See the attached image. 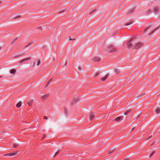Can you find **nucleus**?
Masks as SVG:
<instances>
[{"label":"nucleus","mask_w":160,"mask_h":160,"mask_svg":"<svg viewBox=\"0 0 160 160\" xmlns=\"http://www.w3.org/2000/svg\"><path fill=\"white\" fill-rule=\"evenodd\" d=\"M46 136V135L45 134H43L42 135V138H44Z\"/></svg>","instance_id":"c9c22d12"},{"label":"nucleus","mask_w":160,"mask_h":160,"mask_svg":"<svg viewBox=\"0 0 160 160\" xmlns=\"http://www.w3.org/2000/svg\"><path fill=\"white\" fill-rule=\"evenodd\" d=\"M134 10V8H132V9H130V10H129V11L128 12V13L130 14H131L133 12Z\"/></svg>","instance_id":"4468645a"},{"label":"nucleus","mask_w":160,"mask_h":160,"mask_svg":"<svg viewBox=\"0 0 160 160\" xmlns=\"http://www.w3.org/2000/svg\"><path fill=\"white\" fill-rule=\"evenodd\" d=\"M1 3V2H0V3Z\"/></svg>","instance_id":"3c124183"},{"label":"nucleus","mask_w":160,"mask_h":160,"mask_svg":"<svg viewBox=\"0 0 160 160\" xmlns=\"http://www.w3.org/2000/svg\"><path fill=\"white\" fill-rule=\"evenodd\" d=\"M63 12V11H62L58 12V13H60Z\"/></svg>","instance_id":"a19ab883"},{"label":"nucleus","mask_w":160,"mask_h":160,"mask_svg":"<svg viewBox=\"0 0 160 160\" xmlns=\"http://www.w3.org/2000/svg\"><path fill=\"white\" fill-rule=\"evenodd\" d=\"M23 54H22L20 55H16V56H15V58H18V57H19L20 56L22 55Z\"/></svg>","instance_id":"f704fd0d"},{"label":"nucleus","mask_w":160,"mask_h":160,"mask_svg":"<svg viewBox=\"0 0 160 160\" xmlns=\"http://www.w3.org/2000/svg\"><path fill=\"white\" fill-rule=\"evenodd\" d=\"M100 72H97V73L96 74L95 77H97L98 75H99L100 74Z\"/></svg>","instance_id":"7c9ffc66"},{"label":"nucleus","mask_w":160,"mask_h":160,"mask_svg":"<svg viewBox=\"0 0 160 160\" xmlns=\"http://www.w3.org/2000/svg\"><path fill=\"white\" fill-rule=\"evenodd\" d=\"M151 12V10L150 9H148L146 12V13H149Z\"/></svg>","instance_id":"bb28decb"},{"label":"nucleus","mask_w":160,"mask_h":160,"mask_svg":"<svg viewBox=\"0 0 160 160\" xmlns=\"http://www.w3.org/2000/svg\"><path fill=\"white\" fill-rule=\"evenodd\" d=\"M17 38H15L12 41V42L11 43V45H12L13 44H14L15 42L17 40Z\"/></svg>","instance_id":"5701e85b"},{"label":"nucleus","mask_w":160,"mask_h":160,"mask_svg":"<svg viewBox=\"0 0 160 160\" xmlns=\"http://www.w3.org/2000/svg\"><path fill=\"white\" fill-rule=\"evenodd\" d=\"M32 42H30L29 44H27L25 47V48H27L29 47L30 45H31L32 44Z\"/></svg>","instance_id":"393cba45"},{"label":"nucleus","mask_w":160,"mask_h":160,"mask_svg":"<svg viewBox=\"0 0 160 160\" xmlns=\"http://www.w3.org/2000/svg\"><path fill=\"white\" fill-rule=\"evenodd\" d=\"M52 81V79H50L49 81H48L47 84V85H46V86L45 87V88L46 87H47L48 85L49 84V83L51 82Z\"/></svg>","instance_id":"4be33fe9"},{"label":"nucleus","mask_w":160,"mask_h":160,"mask_svg":"<svg viewBox=\"0 0 160 160\" xmlns=\"http://www.w3.org/2000/svg\"><path fill=\"white\" fill-rule=\"evenodd\" d=\"M18 153V152H12L8 154H6L3 155L4 156H12L16 155Z\"/></svg>","instance_id":"7ed1b4c3"},{"label":"nucleus","mask_w":160,"mask_h":160,"mask_svg":"<svg viewBox=\"0 0 160 160\" xmlns=\"http://www.w3.org/2000/svg\"><path fill=\"white\" fill-rule=\"evenodd\" d=\"M152 137V135L150 136H149L148 138H147V139L148 140L150 138H151V137Z\"/></svg>","instance_id":"ea45409f"},{"label":"nucleus","mask_w":160,"mask_h":160,"mask_svg":"<svg viewBox=\"0 0 160 160\" xmlns=\"http://www.w3.org/2000/svg\"><path fill=\"white\" fill-rule=\"evenodd\" d=\"M59 151H57V152H56L55 153V155L53 156V157H54L55 156L57 155L59 153Z\"/></svg>","instance_id":"2f4dec72"},{"label":"nucleus","mask_w":160,"mask_h":160,"mask_svg":"<svg viewBox=\"0 0 160 160\" xmlns=\"http://www.w3.org/2000/svg\"><path fill=\"white\" fill-rule=\"evenodd\" d=\"M20 17H21V16L20 15H18V16H16L15 17H14V18L16 19L19 18H20Z\"/></svg>","instance_id":"c756f323"},{"label":"nucleus","mask_w":160,"mask_h":160,"mask_svg":"<svg viewBox=\"0 0 160 160\" xmlns=\"http://www.w3.org/2000/svg\"><path fill=\"white\" fill-rule=\"evenodd\" d=\"M64 112H65V113L66 115L67 116L68 115V110L66 108H65L64 109Z\"/></svg>","instance_id":"a878e982"},{"label":"nucleus","mask_w":160,"mask_h":160,"mask_svg":"<svg viewBox=\"0 0 160 160\" xmlns=\"http://www.w3.org/2000/svg\"><path fill=\"white\" fill-rule=\"evenodd\" d=\"M41 63V61L40 60H38V62L37 64L38 66H39Z\"/></svg>","instance_id":"c85d7f7f"},{"label":"nucleus","mask_w":160,"mask_h":160,"mask_svg":"<svg viewBox=\"0 0 160 160\" xmlns=\"http://www.w3.org/2000/svg\"><path fill=\"white\" fill-rule=\"evenodd\" d=\"M133 22V21L132 20H130L128 22H127L126 23V26L129 25L131 24Z\"/></svg>","instance_id":"ddd939ff"},{"label":"nucleus","mask_w":160,"mask_h":160,"mask_svg":"<svg viewBox=\"0 0 160 160\" xmlns=\"http://www.w3.org/2000/svg\"><path fill=\"white\" fill-rule=\"evenodd\" d=\"M1 77V76H0V78Z\"/></svg>","instance_id":"8fccbe9b"},{"label":"nucleus","mask_w":160,"mask_h":160,"mask_svg":"<svg viewBox=\"0 0 160 160\" xmlns=\"http://www.w3.org/2000/svg\"><path fill=\"white\" fill-rule=\"evenodd\" d=\"M155 112L157 114H160V108H158L155 110Z\"/></svg>","instance_id":"2eb2a0df"},{"label":"nucleus","mask_w":160,"mask_h":160,"mask_svg":"<svg viewBox=\"0 0 160 160\" xmlns=\"http://www.w3.org/2000/svg\"><path fill=\"white\" fill-rule=\"evenodd\" d=\"M160 26L157 28L153 30L149 34V35H150L153 32H154L158 28H159L160 27Z\"/></svg>","instance_id":"f3484780"},{"label":"nucleus","mask_w":160,"mask_h":160,"mask_svg":"<svg viewBox=\"0 0 160 160\" xmlns=\"http://www.w3.org/2000/svg\"><path fill=\"white\" fill-rule=\"evenodd\" d=\"M143 43L142 42H138L135 45V48L138 49L143 45Z\"/></svg>","instance_id":"f257e3e1"},{"label":"nucleus","mask_w":160,"mask_h":160,"mask_svg":"<svg viewBox=\"0 0 160 160\" xmlns=\"http://www.w3.org/2000/svg\"><path fill=\"white\" fill-rule=\"evenodd\" d=\"M41 28V27H39V29H40Z\"/></svg>","instance_id":"de8ad7c7"},{"label":"nucleus","mask_w":160,"mask_h":160,"mask_svg":"<svg viewBox=\"0 0 160 160\" xmlns=\"http://www.w3.org/2000/svg\"><path fill=\"white\" fill-rule=\"evenodd\" d=\"M79 100V98H73L71 102V105H72L73 104H74L75 103H76L77 102H78Z\"/></svg>","instance_id":"423d86ee"},{"label":"nucleus","mask_w":160,"mask_h":160,"mask_svg":"<svg viewBox=\"0 0 160 160\" xmlns=\"http://www.w3.org/2000/svg\"><path fill=\"white\" fill-rule=\"evenodd\" d=\"M134 128H132V131H133L134 129Z\"/></svg>","instance_id":"49530a36"},{"label":"nucleus","mask_w":160,"mask_h":160,"mask_svg":"<svg viewBox=\"0 0 160 160\" xmlns=\"http://www.w3.org/2000/svg\"><path fill=\"white\" fill-rule=\"evenodd\" d=\"M33 102V101H30L28 102V104L29 106H31Z\"/></svg>","instance_id":"aec40b11"},{"label":"nucleus","mask_w":160,"mask_h":160,"mask_svg":"<svg viewBox=\"0 0 160 160\" xmlns=\"http://www.w3.org/2000/svg\"><path fill=\"white\" fill-rule=\"evenodd\" d=\"M2 48V46H0V50Z\"/></svg>","instance_id":"c03bdc74"},{"label":"nucleus","mask_w":160,"mask_h":160,"mask_svg":"<svg viewBox=\"0 0 160 160\" xmlns=\"http://www.w3.org/2000/svg\"><path fill=\"white\" fill-rule=\"evenodd\" d=\"M155 153V151H153L152 152V154L150 155L149 157H151Z\"/></svg>","instance_id":"473e14b6"},{"label":"nucleus","mask_w":160,"mask_h":160,"mask_svg":"<svg viewBox=\"0 0 160 160\" xmlns=\"http://www.w3.org/2000/svg\"><path fill=\"white\" fill-rule=\"evenodd\" d=\"M49 96L48 94H46L45 95L41 97V98L42 99H45L46 98H47Z\"/></svg>","instance_id":"9b49d317"},{"label":"nucleus","mask_w":160,"mask_h":160,"mask_svg":"<svg viewBox=\"0 0 160 160\" xmlns=\"http://www.w3.org/2000/svg\"><path fill=\"white\" fill-rule=\"evenodd\" d=\"M147 29H148V28H147V29H146L145 30H145V31H146L147 30Z\"/></svg>","instance_id":"09e8293b"},{"label":"nucleus","mask_w":160,"mask_h":160,"mask_svg":"<svg viewBox=\"0 0 160 160\" xmlns=\"http://www.w3.org/2000/svg\"><path fill=\"white\" fill-rule=\"evenodd\" d=\"M78 68L79 70H81V68L80 67H79Z\"/></svg>","instance_id":"79ce46f5"},{"label":"nucleus","mask_w":160,"mask_h":160,"mask_svg":"<svg viewBox=\"0 0 160 160\" xmlns=\"http://www.w3.org/2000/svg\"><path fill=\"white\" fill-rule=\"evenodd\" d=\"M159 8L158 7H157V6L155 7L154 8L153 11V12L155 14H156L158 13L159 12Z\"/></svg>","instance_id":"20e7f679"},{"label":"nucleus","mask_w":160,"mask_h":160,"mask_svg":"<svg viewBox=\"0 0 160 160\" xmlns=\"http://www.w3.org/2000/svg\"><path fill=\"white\" fill-rule=\"evenodd\" d=\"M115 72L116 73H118L119 72V70L117 68L115 69Z\"/></svg>","instance_id":"b1692460"},{"label":"nucleus","mask_w":160,"mask_h":160,"mask_svg":"<svg viewBox=\"0 0 160 160\" xmlns=\"http://www.w3.org/2000/svg\"><path fill=\"white\" fill-rule=\"evenodd\" d=\"M21 104H22L21 102H19L17 103L16 106L17 107L19 108L21 106Z\"/></svg>","instance_id":"dca6fc26"},{"label":"nucleus","mask_w":160,"mask_h":160,"mask_svg":"<svg viewBox=\"0 0 160 160\" xmlns=\"http://www.w3.org/2000/svg\"><path fill=\"white\" fill-rule=\"evenodd\" d=\"M96 10V9H94L90 13H89V14L91 15V14L93 12H94Z\"/></svg>","instance_id":"72a5a7b5"},{"label":"nucleus","mask_w":160,"mask_h":160,"mask_svg":"<svg viewBox=\"0 0 160 160\" xmlns=\"http://www.w3.org/2000/svg\"><path fill=\"white\" fill-rule=\"evenodd\" d=\"M123 116L118 117L115 118V120L116 121H119L123 119Z\"/></svg>","instance_id":"1a4fd4ad"},{"label":"nucleus","mask_w":160,"mask_h":160,"mask_svg":"<svg viewBox=\"0 0 160 160\" xmlns=\"http://www.w3.org/2000/svg\"><path fill=\"white\" fill-rule=\"evenodd\" d=\"M109 74H107L105 76L102 78V80L103 81H105V80L109 76Z\"/></svg>","instance_id":"9d476101"},{"label":"nucleus","mask_w":160,"mask_h":160,"mask_svg":"<svg viewBox=\"0 0 160 160\" xmlns=\"http://www.w3.org/2000/svg\"><path fill=\"white\" fill-rule=\"evenodd\" d=\"M43 119H46V120H47V119H48V117H47V116H44V117Z\"/></svg>","instance_id":"e433bc0d"},{"label":"nucleus","mask_w":160,"mask_h":160,"mask_svg":"<svg viewBox=\"0 0 160 160\" xmlns=\"http://www.w3.org/2000/svg\"><path fill=\"white\" fill-rule=\"evenodd\" d=\"M131 111V110L128 109L124 113V114L125 115H127L129 112H130Z\"/></svg>","instance_id":"a211bd4d"},{"label":"nucleus","mask_w":160,"mask_h":160,"mask_svg":"<svg viewBox=\"0 0 160 160\" xmlns=\"http://www.w3.org/2000/svg\"><path fill=\"white\" fill-rule=\"evenodd\" d=\"M69 38H70V39H69V40H72V41H73V40H75V38L74 39H71V38L70 37H69Z\"/></svg>","instance_id":"4c0bfd02"},{"label":"nucleus","mask_w":160,"mask_h":160,"mask_svg":"<svg viewBox=\"0 0 160 160\" xmlns=\"http://www.w3.org/2000/svg\"><path fill=\"white\" fill-rule=\"evenodd\" d=\"M22 62H23V61H22V60L20 61L19 62V63H22Z\"/></svg>","instance_id":"58836bf2"},{"label":"nucleus","mask_w":160,"mask_h":160,"mask_svg":"<svg viewBox=\"0 0 160 160\" xmlns=\"http://www.w3.org/2000/svg\"><path fill=\"white\" fill-rule=\"evenodd\" d=\"M16 72V70L14 69H12L10 71V73L12 74H15Z\"/></svg>","instance_id":"f8f14e48"},{"label":"nucleus","mask_w":160,"mask_h":160,"mask_svg":"<svg viewBox=\"0 0 160 160\" xmlns=\"http://www.w3.org/2000/svg\"><path fill=\"white\" fill-rule=\"evenodd\" d=\"M113 48V46L112 45H110L108 47V49L109 50V52H114L115 51V49L114 48Z\"/></svg>","instance_id":"f03ea898"},{"label":"nucleus","mask_w":160,"mask_h":160,"mask_svg":"<svg viewBox=\"0 0 160 160\" xmlns=\"http://www.w3.org/2000/svg\"><path fill=\"white\" fill-rule=\"evenodd\" d=\"M115 150V149H112L110 150L108 153V154H110L113 152Z\"/></svg>","instance_id":"6ab92c4d"},{"label":"nucleus","mask_w":160,"mask_h":160,"mask_svg":"<svg viewBox=\"0 0 160 160\" xmlns=\"http://www.w3.org/2000/svg\"><path fill=\"white\" fill-rule=\"evenodd\" d=\"M18 146V144L17 143H14L13 144V147L15 148H17Z\"/></svg>","instance_id":"cd10ccee"},{"label":"nucleus","mask_w":160,"mask_h":160,"mask_svg":"<svg viewBox=\"0 0 160 160\" xmlns=\"http://www.w3.org/2000/svg\"><path fill=\"white\" fill-rule=\"evenodd\" d=\"M31 58L30 57H29V58H24L23 59H22V61H23V62H24V61H25L27 60H29Z\"/></svg>","instance_id":"412c9836"},{"label":"nucleus","mask_w":160,"mask_h":160,"mask_svg":"<svg viewBox=\"0 0 160 160\" xmlns=\"http://www.w3.org/2000/svg\"><path fill=\"white\" fill-rule=\"evenodd\" d=\"M43 48H46V46H44V47H43Z\"/></svg>","instance_id":"a18cd8bd"},{"label":"nucleus","mask_w":160,"mask_h":160,"mask_svg":"<svg viewBox=\"0 0 160 160\" xmlns=\"http://www.w3.org/2000/svg\"><path fill=\"white\" fill-rule=\"evenodd\" d=\"M35 63L34 62L33 64H32V66L34 67L35 66Z\"/></svg>","instance_id":"37998d69"},{"label":"nucleus","mask_w":160,"mask_h":160,"mask_svg":"<svg viewBox=\"0 0 160 160\" xmlns=\"http://www.w3.org/2000/svg\"><path fill=\"white\" fill-rule=\"evenodd\" d=\"M133 39V38H132L129 40L128 42L127 43V46L128 48H130L132 47V44L130 43L131 41Z\"/></svg>","instance_id":"39448f33"},{"label":"nucleus","mask_w":160,"mask_h":160,"mask_svg":"<svg viewBox=\"0 0 160 160\" xmlns=\"http://www.w3.org/2000/svg\"><path fill=\"white\" fill-rule=\"evenodd\" d=\"M100 59V58L99 57H95L92 59V60L95 62H99Z\"/></svg>","instance_id":"0eeeda50"},{"label":"nucleus","mask_w":160,"mask_h":160,"mask_svg":"<svg viewBox=\"0 0 160 160\" xmlns=\"http://www.w3.org/2000/svg\"><path fill=\"white\" fill-rule=\"evenodd\" d=\"M95 113L93 112H91L89 116V119L90 120H92L94 118Z\"/></svg>","instance_id":"6e6552de"}]
</instances>
